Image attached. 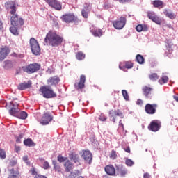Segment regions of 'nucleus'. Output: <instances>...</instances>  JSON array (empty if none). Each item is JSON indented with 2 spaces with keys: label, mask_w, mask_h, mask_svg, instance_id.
Segmentation results:
<instances>
[{
  "label": "nucleus",
  "mask_w": 178,
  "mask_h": 178,
  "mask_svg": "<svg viewBox=\"0 0 178 178\" xmlns=\"http://www.w3.org/2000/svg\"><path fill=\"white\" fill-rule=\"evenodd\" d=\"M47 73H51V72L49 71V70H47Z\"/></svg>",
  "instance_id": "nucleus-62"
},
{
  "label": "nucleus",
  "mask_w": 178,
  "mask_h": 178,
  "mask_svg": "<svg viewBox=\"0 0 178 178\" xmlns=\"http://www.w3.org/2000/svg\"><path fill=\"white\" fill-rule=\"evenodd\" d=\"M88 13H90V7L86 4L84 8L81 11V15L84 19H88Z\"/></svg>",
  "instance_id": "nucleus-26"
},
{
  "label": "nucleus",
  "mask_w": 178,
  "mask_h": 178,
  "mask_svg": "<svg viewBox=\"0 0 178 178\" xmlns=\"http://www.w3.org/2000/svg\"><path fill=\"white\" fill-rule=\"evenodd\" d=\"M173 98L175 99V101H177V102H178V95H174Z\"/></svg>",
  "instance_id": "nucleus-59"
},
{
  "label": "nucleus",
  "mask_w": 178,
  "mask_h": 178,
  "mask_svg": "<svg viewBox=\"0 0 178 178\" xmlns=\"http://www.w3.org/2000/svg\"><path fill=\"white\" fill-rule=\"evenodd\" d=\"M116 156H118V155L116 154V152H115V150H113L110 154L111 159H116Z\"/></svg>",
  "instance_id": "nucleus-41"
},
{
  "label": "nucleus",
  "mask_w": 178,
  "mask_h": 178,
  "mask_svg": "<svg viewBox=\"0 0 178 178\" xmlns=\"http://www.w3.org/2000/svg\"><path fill=\"white\" fill-rule=\"evenodd\" d=\"M24 144L26 147H33L34 145V142L31 139H26L24 140Z\"/></svg>",
  "instance_id": "nucleus-34"
},
{
  "label": "nucleus",
  "mask_w": 178,
  "mask_h": 178,
  "mask_svg": "<svg viewBox=\"0 0 178 178\" xmlns=\"http://www.w3.org/2000/svg\"><path fill=\"white\" fill-rule=\"evenodd\" d=\"M58 162H65V161H67V157H63L62 156H58Z\"/></svg>",
  "instance_id": "nucleus-42"
},
{
  "label": "nucleus",
  "mask_w": 178,
  "mask_h": 178,
  "mask_svg": "<svg viewBox=\"0 0 178 178\" xmlns=\"http://www.w3.org/2000/svg\"><path fill=\"white\" fill-rule=\"evenodd\" d=\"M51 8H54L56 10H62V4L58 0H44Z\"/></svg>",
  "instance_id": "nucleus-10"
},
{
  "label": "nucleus",
  "mask_w": 178,
  "mask_h": 178,
  "mask_svg": "<svg viewBox=\"0 0 178 178\" xmlns=\"http://www.w3.org/2000/svg\"><path fill=\"white\" fill-rule=\"evenodd\" d=\"M122 94L124 98L125 101H129V93H127V90H122Z\"/></svg>",
  "instance_id": "nucleus-37"
},
{
  "label": "nucleus",
  "mask_w": 178,
  "mask_h": 178,
  "mask_svg": "<svg viewBox=\"0 0 178 178\" xmlns=\"http://www.w3.org/2000/svg\"><path fill=\"white\" fill-rule=\"evenodd\" d=\"M85 83H86V76L81 75L80 81L77 85L75 84V88H76V90H83V88H84Z\"/></svg>",
  "instance_id": "nucleus-22"
},
{
  "label": "nucleus",
  "mask_w": 178,
  "mask_h": 178,
  "mask_svg": "<svg viewBox=\"0 0 178 178\" xmlns=\"http://www.w3.org/2000/svg\"><path fill=\"white\" fill-rule=\"evenodd\" d=\"M163 14L166 17H168L169 19H171L173 20L174 19H176V15L173 13V11L169 9H164L163 10Z\"/></svg>",
  "instance_id": "nucleus-24"
},
{
  "label": "nucleus",
  "mask_w": 178,
  "mask_h": 178,
  "mask_svg": "<svg viewBox=\"0 0 178 178\" xmlns=\"http://www.w3.org/2000/svg\"><path fill=\"white\" fill-rule=\"evenodd\" d=\"M152 88L145 86L142 88V91L143 92V95H145V98L147 99H151L152 98Z\"/></svg>",
  "instance_id": "nucleus-14"
},
{
  "label": "nucleus",
  "mask_w": 178,
  "mask_h": 178,
  "mask_svg": "<svg viewBox=\"0 0 178 178\" xmlns=\"http://www.w3.org/2000/svg\"><path fill=\"white\" fill-rule=\"evenodd\" d=\"M64 166L65 168V172H70V170H73V163L69 160L65 163Z\"/></svg>",
  "instance_id": "nucleus-28"
},
{
  "label": "nucleus",
  "mask_w": 178,
  "mask_h": 178,
  "mask_svg": "<svg viewBox=\"0 0 178 178\" xmlns=\"http://www.w3.org/2000/svg\"><path fill=\"white\" fill-rule=\"evenodd\" d=\"M105 172L109 176H115L116 175V169L113 165H108L105 167Z\"/></svg>",
  "instance_id": "nucleus-20"
},
{
  "label": "nucleus",
  "mask_w": 178,
  "mask_h": 178,
  "mask_svg": "<svg viewBox=\"0 0 178 178\" xmlns=\"http://www.w3.org/2000/svg\"><path fill=\"white\" fill-rule=\"evenodd\" d=\"M9 52H10V51L9 50V48L6 47L0 49V61L3 60V59L9 55Z\"/></svg>",
  "instance_id": "nucleus-19"
},
{
  "label": "nucleus",
  "mask_w": 178,
  "mask_h": 178,
  "mask_svg": "<svg viewBox=\"0 0 178 178\" xmlns=\"http://www.w3.org/2000/svg\"><path fill=\"white\" fill-rule=\"evenodd\" d=\"M125 164L127 165V166H132L134 165V162L130 159H126Z\"/></svg>",
  "instance_id": "nucleus-38"
},
{
  "label": "nucleus",
  "mask_w": 178,
  "mask_h": 178,
  "mask_svg": "<svg viewBox=\"0 0 178 178\" xmlns=\"http://www.w3.org/2000/svg\"><path fill=\"white\" fill-rule=\"evenodd\" d=\"M10 31L14 35H19V31H17V26H13L10 28Z\"/></svg>",
  "instance_id": "nucleus-31"
},
{
  "label": "nucleus",
  "mask_w": 178,
  "mask_h": 178,
  "mask_svg": "<svg viewBox=\"0 0 178 178\" xmlns=\"http://www.w3.org/2000/svg\"><path fill=\"white\" fill-rule=\"evenodd\" d=\"M41 69V65L38 63H32L29 65L22 67L23 72H25L28 74H33L35 72H38Z\"/></svg>",
  "instance_id": "nucleus-3"
},
{
  "label": "nucleus",
  "mask_w": 178,
  "mask_h": 178,
  "mask_svg": "<svg viewBox=\"0 0 178 178\" xmlns=\"http://www.w3.org/2000/svg\"><path fill=\"white\" fill-rule=\"evenodd\" d=\"M17 163V161H12L10 162V165H12V166H15V165H16Z\"/></svg>",
  "instance_id": "nucleus-56"
},
{
  "label": "nucleus",
  "mask_w": 178,
  "mask_h": 178,
  "mask_svg": "<svg viewBox=\"0 0 178 178\" xmlns=\"http://www.w3.org/2000/svg\"><path fill=\"white\" fill-rule=\"evenodd\" d=\"M125 67L126 69H131L133 67V63L131 62H126Z\"/></svg>",
  "instance_id": "nucleus-44"
},
{
  "label": "nucleus",
  "mask_w": 178,
  "mask_h": 178,
  "mask_svg": "<svg viewBox=\"0 0 178 178\" xmlns=\"http://www.w3.org/2000/svg\"><path fill=\"white\" fill-rule=\"evenodd\" d=\"M27 116L28 114L25 111H21L20 113H18L17 118L24 120L25 119H27Z\"/></svg>",
  "instance_id": "nucleus-29"
},
{
  "label": "nucleus",
  "mask_w": 178,
  "mask_h": 178,
  "mask_svg": "<svg viewBox=\"0 0 178 178\" xmlns=\"http://www.w3.org/2000/svg\"><path fill=\"white\" fill-rule=\"evenodd\" d=\"M169 81V78L167 76L163 75L161 76V80L159 81V84H166Z\"/></svg>",
  "instance_id": "nucleus-33"
},
{
  "label": "nucleus",
  "mask_w": 178,
  "mask_h": 178,
  "mask_svg": "<svg viewBox=\"0 0 178 178\" xmlns=\"http://www.w3.org/2000/svg\"><path fill=\"white\" fill-rule=\"evenodd\" d=\"M2 10V9L1 8V7H0V12Z\"/></svg>",
  "instance_id": "nucleus-64"
},
{
  "label": "nucleus",
  "mask_w": 178,
  "mask_h": 178,
  "mask_svg": "<svg viewBox=\"0 0 178 178\" xmlns=\"http://www.w3.org/2000/svg\"><path fill=\"white\" fill-rule=\"evenodd\" d=\"M3 29V23H2V20L0 19V30Z\"/></svg>",
  "instance_id": "nucleus-55"
},
{
  "label": "nucleus",
  "mask_w": 178,
  "mask_h": 178,
  "mask_svg": "<svg viewBox=\"0 0 178 178\" xmlns=\"http://www.w3.org/2000/svg\"><path fill=\"white\" fill-rule=\"evenodd\" d=\"M99 119L101 122H105V120H106V117L104 114H101Z\"/></svg>",
  "instance_id": "nucleus-49"
},
{
  "label": "nucleus",
  "mask_w": 178,
  "mask_h": 178,
  "mask_svg": "<svg viewBox=\"0 0 178 178\" xmlns=\"http://www.w3.org/2000/svg\"><path fill=\"white\" fill-rule=\"evenodd\" d=\"M76 59H78V60H83V59H84V58H86V55L83 54V52L80 51V52H78L76 54Z\"/></svg>",
  "instance_id": "nucleus-35"
},
{
  "label": "nucleus",
  "mask_w": 178,
  "mask_h": 178,
  "mask_svg": "<svg viewBox=\"0 0 178 178\" xmlns=\"http://www.w3.org/2000/svg\"><path fill=\"white\" fill-rule=\"evenodd\" d=\"M21 138H23L22 134H19V136L17 137L16 143H17L18 144H20V143H22V141L20 140Z\"/></svg>",
  "instance_id": "nucleus-47"
},
{
  "label": "nucleus",
  "mask_w": 178,
  "mask_h": 178,
  "mask_svg": "<svg viewBox=\"0 0 178 178\" xmlns=\"http://www.w3.org/2000/svg\"><path fill=\"white\" fill-rule=\"evenodd\" d=\"M53 165H54V169H56V170H58V169H59V166H58V165H56V161H53Z\"/></svg>",
  "instance_id": "nucleus-50"
},
{
  "label": "nucleus",
  "mask_w": 178,
  "mask_h": 178,
  "mask_svg": "<svg viewBox=\"0 0 178 178\" xmlns=\"http://www.w3.org/2000/svg\"><path fill=\"white\" fill-rule=\"evenodd\" d=\"M16 5H17L16 1H8L5 3L6 8L11 9V15H15L16 13Z\"/></svg>",
  "instance_id": "nucleus-11"
},
{
  "label": "nucleus",
  "mask_w": 178,
  "mask_h": 178,
  "mask_svg": "<svg viewBox=\"0 0 178 178\" xmlns=\"http://www.w3.org/2000/svg\"><path fill=\"white\" fill-rule=\"evenodd\" d=\"M108 116L110 118V120H111V122H113V123L116 122V116H120V118H121V119H123V118H124L123 113H122V111L120 110L110 111Z\"/></svg>",
  "instance_id": "nucleus-6"
},
{
  "label": "nucleus",
  "mask_w": 178,
  "mask_h": 178,
  "mask_svg": "<svg viewBox=\"0 0 178 178\" xmlns=\"http://www.w3.org/2000/svg\"><path fill=\"white\" fill-rule=\"evenodd\" d=\"M29 44L31 47V49L32 54L33 55H40V52H41V48H40V44L35 38H31L29 40Z\"/></svg>",
  "instance_id": "nucleus-4"
},
{
  "label": "nucleus",
  "mask_w": 178,
  "mask_h": 178,
  "mask_svg": "<svg viewBox=\"0 0 178 178\" xmlns=\"http://www.w3.org/2000/svg\"><path fill=\"white\" fill-rule=\"evenodd\" d=\"M150 80H158V74L154 73L149 75Z\"/></svg>",
  "instance_id": "nucleus-43"
},
{
  "label": "nucleus",
  "mask_w": 178,
  "mask_h": 178,
  "mask_svg": "<svg viewBox=\"0 0 178 178\" xmlns=\"http://www.w3.org/2000/svg\"><path fill=\"white\" fill-rule=\"evenodd\" d=\"M119 127L124 129V125H123V123H122V120H120Z\"/></svg>",
  "instance_id": "nucleus-57"
},
{
  "label": "nucleus",
  "mask_w": 178,
  "mask_h": 178,
  "mask_svg": "<svg viewBox=\"0 0 178 178\" xmlns=\"http://www.w3.org/2000/svg\"><path fill=\"white\" fill-rule=\"evenodd\" d=\"M136 31H138V33H140V31H143V25L139 24L136 26Z\"/></svg>",
  "instance_id": "nucleus-46"
},
{
  "label": "nucleus",
  "mask_w": 178,
  "mask_h": 178,
  "mask_svg": "<svg viewBox=\"0 0 178 178\" xmlns=\"http://www.w3.org/2000/svg\"><path fill=\"white\" fill-rule=\"evenodd\" d=\"M153 5H154V8H159V6H162V5H163V2H162L160 0H155L153 2Z\"/></svg>",
  "instance_id": "nucleus-36"
},
{
  "label": "nucleus",
  "mask_w": 178,
  "mask_h": 178,
  "mask_svg": "<svg viewBox=\"0 0 178 178\" xmlns=\"http://www.w3.org/2000/svg\"><path fill=\"white\" fill-rule=\"evenodd\" d=\"M83 157L87 163H89V165L91 163V161H92V154H91V152L84 151Z\"/></svg>",
  "instance_id": "nucleus-21"
},
{
  "label": "nucleus",
  "mask_w": 178,
  "mask_h": 178,
  "mask_svg": "<svg viewBox=\"0 0 178 178\" xmlns=\"http://www.w3.org/2000/svg\"><path fill=\"white\" fill-rule=\"evenodd\" d=\"M24 56H23V55H21V58H23Z\"/></svg>",
  "instance_id": "nucleus-63"
},
{
  "label": "nucleus",
  "mask_w": 178,
  "mask_h": 178,
  "mask_svg": "<svg viewBox=\"0 0 178 178\" xmlns=\"http://www.w3.org/2000/svg\"><path fill=\"white\" fill-rule=\"evenodd\" d=\"M35 178H47V177L41 175H35Z\"/></svg>",
  "instance_id": "nucleus-52"
},
{
  "label": "nucleus",
  "mask_w": 178,
  "mask_h": 178,
  "mask_svg": "<svg viewBox=\"0 0 178 178\" xmlns=\"http://www.w3.org/2000/svg\"><path fill=\"white\" fill-rule=\"evenodd\" d=\"M32 174H33V175H37V172L33 171Z\"/></svg>",
  "instance_id": "nucleus-61"
},
{
  "label": "nucleus",
  "mask_w": 178,
  "mask_h": 178,
  "mask_svg": "<svg viewBox=\"0 0 178 178\" xmlns=\"http://www.w3.org/2000/svg\"><path fill=\"white\" fill-rule=\"evenodd\" d=\"M44 42L51 47H59L63 42V38L56 34V32L49 31L44 38Z\"/></svg>",
  "instance_id": "nucleus-1"
},
{
  "label": "nucleus",
  "mask_w": 178,
  "mask_h": 178,
  "mask_svg": "<svg viewBox=\"0 0 178 178\" xmlns=\"http://www.w3.org/2000/svg\"><path fill=\"white\" fill-rule=\"evenodd\" d=\"M60 19L65 23H73V22H76V20H77V18L73 14L63 15Z\"/></svg>",
  "instance_id": "nucleus-13"
},
{
  "label": "nucleus",
  "mask_w": 178,
  "mask_h": 178,
  "mask_svg": "<svg viewBox=\"0 0 178 178\" xmlns=\"http://www.w3.org/2000/svg\"><path fill=\"white\" fill-rule=\"evenodd\" d=\"M90 32L94 35V37H101L102 35V30L95 29L94 26L90 28Z\"/></svg>",
  "instance_id": "nucleus-25"
},
{
  "label": "nucleus",
  "mask_w": 178,
  "mask_h": 178,
  "mask_svg": "<svg viewBox=\"0 0 178 178\" xmlns=\"http://www.w3.org/2000/svg\"><path fill=\"white\" fill-rule=\"evenodd\" d=\"M40 92H42V95L44 98H56L57 95L54 92L49 86H42L39 89Z\"/></svg>",
  "instance_id": "nucleus-2"
},
{
  "label": "nucleus",
  "mask_w": 178,
  "mask_h": 178,
  "mask_svg": "<svg viewBox=\"0 0 178 178\" xmlns=\"http://www.w3.org/2000/svg\"><path fill=\"white\" fill-rule=\"evenodd\" d=\"M120 69H121L122 70H123V69H124V67H122V66H119Z\"/></svg>",
  "instance_id": "nucleus-60"
},
{
  "label": "nucleus",
  "mask_w": 178,
  "mask_h": 178,
  "mask_svg": "<svg viewBox=\"0 0 178 178\" xmlns=\"http://www.w3.org/2000/svg\"><path fill=\"white\" fill-rule=\"evenodd\" d=\"M137 105H143V100L138 99L136 102Z\"/></svg>",
  "instance_id": "nucleus-53"
},
{
  "label": "nucleus",
  "mask_w": 178,
  "mask_h": 178,
  "mask_svg": "<svg viewBox=\"0 0 178 178\" xmlns=\"http://www.w3.org/2000/svg\"><path fill=\"white\" fill-rule=\"evenodd\" d=\"M10 21L11 24L15 27H22L24 24V20L22 18H19L17 14H13Z\"/></svg>",
  "instance_id": "nucleus-5"
},
{
  "label": "nucleus",
  "mask_w": 178,
  "mask_h": 178,
  "mask_svg": "<svg viewBox=\"0 0 178 178\" xmlns=\"http://www.w3.org/2000/svg\"><path fill=\"white\" fill-rule=\"evenodd\" d=\"M59 81H60V79H59V77L53 76V77H50L47 80V84H49V86H56V85L59 83Z\"/></svg>",
  "instance_id": "nucleus-23"
},
{
  "label": "nucleus",
  "mask_w": 178,
  "mask_h": 178,
  "mask_svg": "<svg viewBox=\"0 0 178 178\" xmlns=\"http://www.w3.org/2000/svg\"><path fill=\"white\" fill-rule=\"evenodd\" d=\"M136 62L140 65H143V63H144V57L141 54L136 55Z\"/></svg>",
  "instance_id": "nucleus-30"
},
{
  "label": "nucleus",
  "mask_w": 178,
  "mask_h": 178,
  "mask_svg": "<svg viewBox=\"0 0 178 178\" xmlns=\"http://www.w3.org/2000/svg\"><path fill=\"white\" fill-rule=\"evenodd\" d=\"M15 152H20V147L19 146H15Z\"/></svg>",
  "instance_id": "nucleus-51"
},
{
  "label": "nucleus",
  "mask_w": 178,
  "mask_h": 178,
  "mask_svg": "<svg viewBox=\"0 0 178 178\" xmlns=\"http://www.w3.org/2000/svg\"><path fill=\"white\" fill-rule=\"evenodd\" d=\"M0 158L1 159H5V158H6V154L5 153L4 149H0Z\"/></svg>",
  "instance_id": "nucleus-40"
},
{
  "label": "nucleus",
  "mask_w": 178,
  "mask_h": 178,
  "mask_svg": "<svg viewBox=\"0 0 178 178\" xmlns=\"http://www.w3.org/2000/svg\"><path fill=\"white\" fill-rule=\"evenodd\" d=\"M80 175V171L74 170V172H71L66 178H76V176Z\"/></svg>",
  "instance_id": "nucleus-32"
},
{
  "label": "nucleus",
  "mask_w": 178,
  "mask_h": 178,
  "mask_svg": "<svg viewBox=\"0 0 178 178\" xmlns=\"http://www.w3.org/2000/svg\"><path fill=\"white\" fill-rule=\"evenodd\" d=\"M158 108V104H147L145 106V111L148 115H154L156 112V108Z\"/></svg>",
  "instance_id": "nucleus-9"
},
{
  "label": "nucleus",
  "mask_w": 178,
  "mask_h": 178,
  "mask_svg": "<svg viewBox=\"0 0 178 178\" xmlns=\"http://www.w3.org/2000/svg\"><path fill=\"white\" fill-rule=\"evenodd\" d=\"M161 129V122L158 120H154L150 123L149 130L152 131H158Z\"/></svg>",
  "instance_id": "nucleus-18"
},
{
  "label": "nucleus",
  "mask_w": 178,
  "mask_h": 178,
  "mask_svg": "<svg viewBox=\"0 0 178 178\" xmlns=\"http://www.w3.org/2000/svg\"><path fill=\"white\" fill-rule=\"evenodd\" d=\"M54 117L51 116V113L49 112L44 113L41 120H40V124L42 126H47L49 124L50 122H52Z\"/></svg>",
  "instance_id": "nucleus-7"
},
{
  "label": "nucleus",
  "mask_w": 178,
  "mask_h": 178,
  "mask_svg": "<svg viewBox=\"0 0 178 178\" xmlns=\"http://www.w3.org/2000/svg\"><path fill=\"white\" fill-rule=\"evenodd\" d=\"M4 63H5V65H4L5 69H8V67H12V62L10 60H6Z\"/></svg>",
  "instance_id": "nucleus-39"
},
{
  "label": "nucleus",
  "mask_w": 178,
  "mask_h": 178,
  "mask_svg": "<svg viewBox=\"0 0 178 178\" xmlns=\"http://www.w3.org/2000/svg\"><path fill=\"white\" fill-rule=\"evenodd\" d=\"M113 27L117 30H122L124 26H126V17H121L116 21L113 22Z\"/></svg>",
  "instance_id": "nucleus-8"
},
{
  "label": "nucleus",
  "mask_w": 178,
  "mask_h": 178,
  "mask_svg": "<svg viewBox=\"0 0 178 178\" xmlns=\"http://www.w3.org/2000/svg\"><path fill=\"white\" fill-rule=\"evenodd\" d=\"M43 168L49 169V163H48V161H44L43 163Z\"/></svg>",
  "instance_id": "nucleus-48"
},
{
  "label": "nucleus",
  "mask_w": 178,
  "mask_h": 178,
  "mask_svg": "<svg viewBox=\"0 0 178 178\" xmlns=\"http://www.w3.org/2000/svg\"><path fill=\"white\" fill-rule=\"evenodd\" d=\"M115 170L121 177H124L128 172L127 168L122 164H115Z\"/></svg>",
  "instance_id": "nucleus-12"
},
{
  "label": "nucleus",
  "mask_w": 178,
  "mask_h": 178,
  "mask_svg": "<svg viewBox=\"0 0 178 178\" xmlns=\"http://www.w3.org/2000/svg\"><path fill=\"white\" fill-rule=\"evenodd\" d=\"M147 17L156 24H161V19L154 12L150 11L147 13Z\"/></svg>",
  "instance_id": "nucleus-15"
},
{
  "label": "nucleus",
  "mask_w": 178,
  "mask_h": 178,
  "mask_svg": "<svg viewBox=\"0 0 178 178\" xmlns=\"http://www.w3.org/2000/svg\"><path fill=\"white\" fill-rule=\"evenodd\" d=\"M13 108L9 110V113L12 116H17L19 112H20V108H19V104H15L13 102H10Z\"/></svg>",
  "instance_id": "nucleus-16"
},
{
  "label": "nucleus",
  "mask_w": 178,
  "mask_h": 178,
  "mask_svg": "<svg viewBox=\"0 0 178 178\" xmlns=\"http://www.w3.org/2000/svg\"><path fill=\"white\" fill-rule=\"evenodd\" d=\"M124 152L130 154V147H127V148H124Z\"/></svg>",
  "instance_id": "nucleus-54"
},
{
  "label": "nucleus",
  "mask_w": 178,
  "mask_h": 178,
  "mask_svg": "<svg viewBox=\"0 0 178 178\" xmlns=\"http://www.w3.org/2000/svg\"><path fill=\"white\" fill-rule=\"evenodd\" d=\"M143 177L144 178H149L150 175L148 173H145L144 175H143Z\"/></svg>",
  "instance_id": "nucleus-58"
},
{
  "label": "nucleus",
  "mask_w": 178,
  "mask_h": 178,
  "mask_svg": "<svg viewBox=\"0 0 178 178\" xmlns=\"http://www.w3.org/2000/svg\"><path fill=\"white\" fill-rule=\"evenodd\" d=\"M70 159L73 161L74 163H79V161H80V156H79V154L76 153H71L70 154Z\"/></svg>",
  "instance_id": "nucleus-27"
},
{
  "label": "nucleus",
  "mask_w": 178,
  "mask_h": 178,
  "mask_svg": "<svg viewBox=\"0 0 178 178\" xmlns=\"http://www.w3.org/2000/svg\"><path fill=\"white\" fill-rule=\"evenodd\" d=\"M22 160L25 162L26 164L30 165V162H29V156L25 155L23 156Z\"/></svg>",
  "instance_id": "nucleus-45"
},
{
  "label": "nucleus",
  "mask_w": 178,
  "mask_h": 178,
  "mask_svg": "<svg viewBox=\"0 0 178 178\" xmlns=\"http://www.w3.org/2000/svg\"><path fill=\"white\" fill-rule=\"evenodd\" d=\"M32 84H33V82H31V81L29 80L27 82L19 83L17 86V88L20 91H23L24 90H27V88H31Z\"/></svg>",
  "instance_id": "nucleus-17"
}]
</instances>
